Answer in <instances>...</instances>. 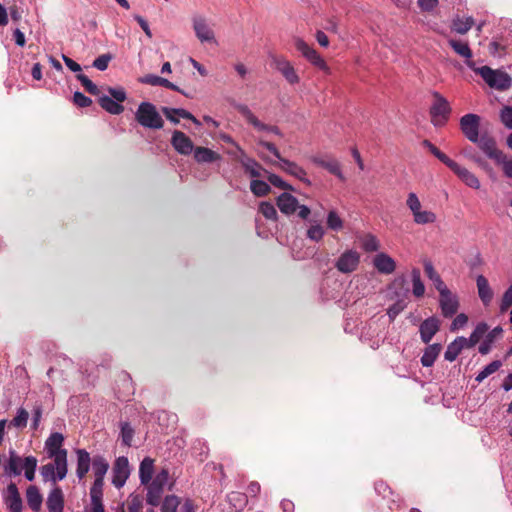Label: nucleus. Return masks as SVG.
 Listing matches in <instances>:
<instances>
[{"label":"nucleus","mask_w":512,"mask_h":512,"mask_svg":"<svg viewBox=\"0 0 512 512\" xmlns=\"http://www.w3.org/2000/svg\"><path fill=\"white\" fill-rule=\"evenodd\" d=\"M467 66L476 74H479L486 84L493 89L505 91L512 85L511 77L504 71L493 70L489 66L476 67L474 61H467Z\"/></svg>","instance_id":"1"},{"label":"nucleus","mask_w":512,"mask_h":512,"mask_svg":"<svg viewBox=\"0 0 512 512\" xmlns=\"http://www.w3.org/2000/svg\"><path fill=\"white\" fill-rule=\"evenodd\" d=\"M135 119L144 128L158 130L164 126V121L151 102H141L135 112Z\"/></svg>","instance_id":"2"},{"label":"nucleus","mask_w":512,"mask_h":512,"mask_svg":"<svg viewBox=\"0 0 512 512\" xmlns=\"http://www.w3.org/2000/svg\"><path fill=\"white\" fill-rule=\"evenodd\" d=\"M109 96L102 95L98 99V103L106 112L112 115H119L124 111V106L121 104L127 98L126 91L122 87L108 88Z\"/></svg>","instance_id":"3"},{"label":"nucleus","mask_w":512,"mask_h":512,"mask_svg":"<svg viewBox=\"0 0 512 512\" xmlns=\"http://www.w3.org/2000/svg\"><path fill=\"white\" fill-rule=\"evenodd\" d=\"M434 101L430 107L429 114L431 122L435 127H442L448 121L451 114V107L447 99L437 91H432Z\"/></svg>","instance_id":"4"},{"label":"nucleus","mask_w":512,"mask_h":512,"mask_svg":"<svg viewBox=\"0 0 512 512\" xmlns=\"http://www.w3.org/2000/svg\"><path fill=\"white\" fill-rule=\"evenodd\" d=\"M406 205L413 215L414 222L418 225L432 224L437 220L434 212L421 210V202L414 192L408 194Z\"/></svg>","instance_id":"5"},{"label":"nucleus","mask_w":512,"mask_h":512,"mask_svg":"<svg viewBox=\"0 0 512 512\" xmlns=\"http://www.w3.org/2000/svg\"><path fill=\"white\" fill-rule=\"evenodd\" d=\"M295 47L313 66L324 71L325 73H330V69L325 60L313 47H311L304 40L297 38L295 40Z\"/></svg>","instance_id":"6"},{"label":"nucleus","mask_w":512,"mask_h":512,"mask_svg":"<svg viewBox=\"0 0 512 512\" xmlns=\"http://www.w3.org/2000/svg\"><path fill=\"white\" fill-rule=\"evenodd\" d=\"M480 120V116L473 113L465 114L460 119L461 131L472 143L478 141Z\"/></svg>","instance_id":"7"},{"label":"nucleus","mask_w":512,"mask_h":512,"mask_svg":"<svg viewBox=\"0 0 512 512\" xmlns=\"http://www.w3.org/2000/svg\"><path fill=\"white\" fill-rule=\"evenodd\" d=\"M235 109L250 123L255 129L259 131H267L282 136L280 129L277 126L267 125L261 122L245 104L237 103L234 105Z\"/></svg>","instance_id":"8"},{"label":"nucleus","mask_w":512,"mask_h":512,"mask_svg":"<svg viewBox=\"0 0 512 512\" xmlns=\"http://www.w3.org/2000/svg\"><path fill=\"white\" fill-rule=\"evenodd\" d=\"M112 473V484L116 488H122L130 475L128 458L125 456L118 457L114 462Z\"/></svg>","instance_id":"9"},{"label":"nucleus","mask_w":512,"mask_h":512,"mask_svg":"<svg viewBox=\"0 0 512 512\" xmlns=\"http://www.w3.org/2000/svg\"><path fill=\"white\" fill-rule=\"evenodd\" d=\"M478 145L479 149L490 159L494 160L495 163L505 154L502 150L498 149L497 142L494 137L483 134L478 137V141L474 142Z\"/></svg>","instance_id":"10"},{"label":"nucleus","mask_w":512,"mask_h":512,"mask_svg":"<svg viewBox=\"0 0 512 512\" xmlns=\"http://www.w3.org/2000/svg\"><path fill=\"white\" fill-rule=\"evenodd\" d=\"M360 263V254L355 250H347L340 255L335 263L336 269L341 273H352Z\"/></svg>","instance_id":"11"},{"label":"nucleus","mask_w":512,"mask_h":512,"mask_svg":"<svg viewBox=\"0 0 512 512\" xmlns=\"http://www.w3.org/2000/svg\"><path fill=\"white\" fill-rule=\"evenodd\" d=\"M108 469L109 463L102 455H95L92 458V470L95 479L90 489L103 490L104 478Z\"/></svg>","instance_id":"12"},{"label":"nucleus","mask_w":512,"mask_h":512,"mask_svg":"<svg viewBox=\"0 0 512 512\" xmlns=\"http://www.w3.org/2000/svg\"><path fill=\"white\" fill-rule=\"evenodd\" d=\"M439 305L442 315L445 318H450L455 315L459 308L458 297L453 294L449 288L439 293Z\"/></svg>","instance_id":"13"},{"label":"nucleus","mask_w":512,"mask_h":512,"mask_svg":"<svg viewBox=\"0 0 512 512\" xmlns=\"http://www.w3.org/2000/svg\"><path fill=\"white\" fill-rule=\"evenodd\" d=\"M171 145L181 155H190L196 147L192 140L182 131L175 130L172 134Z\"/></svg>","instance_id":"14"},{"label":"nucleus","mask_w":512,"mask_h":512,"mask_svg":"<svg viewBox=\"0 0 512 512\" xmlns=\"http://www.w3.org/2000/svg\"><path fill=\"white\" fill-rule=\"evenodd\" d=\"M193 30L196 37L203 42L215 41L213 30L208 26L206 19L202 16H194L192 18Z\"/></svg>","instance_id":"15"},{"label":"nucleus","mask_w":512,"mask_h":512,"mask_svg":"<svg viewBox=\"0 0 512 512\" xmlns=\"http://www.w3.org/2000/svg\"><path fill=\"white\" fill-rule=\"evenodd\" d=\"M449 169L452 170L457 175V177L468 187L476 190L480 188L481 185L477 176L465 167L459 165L456 161L453 162Z\"/></svg>","instance_id":"16"},{"label":"nucleus","mask_w":512,"mask_h":512,"mask_svg":"<svg viewBox=\"0 0 512 512\" xmlns=\"http://www.w3.org/2000/svg\"><path fill=\"white\" fill-rule=\"evenodd\" d=\"M440 329V320L435 317L431 316L427 319H425L419 327L420 332V338L425 343L428 344L432 338L435 336V334Z\"/></svg>","instance_id":"17"},{"label":"nucleus","mask_w":512,"mask_h":512,"mask_svg":"<svg viewBox=\"0 0 512 512\" xmlns=\"http://www.w3.org/2000/svg\"><path fill=\"white\" fill-rule=\"evenodd\" d=\"M4 501L10 512L22 511V499L15 483L11 482L6 488Z\"/></svg>","instance_id":"18"},{"label":"nucleus","mask_w":512,"mask_h":512,"mask_svg":"<svg viewBox=\"0 0 512 512\" xmlns=\"http://www.w3.org/2000/svg\"><path fill=\"white\" fill-rule=\"evenodd\" d=\"M278 166L288 173L289 175L299 179L301 182L306 184L307 186H311V181L307 178L306 171L299 166L297 163L290 161L288 159H281V163H278Z\"/></svg>","instance_id":"19"},{"label":"nucleus","mask_w":512,"mask_h":512,"mask_svg":"<svg viewBox=\"0 0 512 512\" xmlns=\"http://www.w3.org/2000/svg\"><path fill=\"white\" fill-rule=\"evenodd\" d=\"M373 265L379 273L385 275L392 274L396 269L395 260L384 252L375 255L373 258Z\"/></svg>","instance_id":"20"},{"label":"nucleus","mask_w":512,"mask_h":512,"mask_svg":"<svg viewBox=\"0 0 512 512\" xmlns=\"http://www.w3.org/2000/svg\"><path fill=\"white\" fill-rule=\"evenodd\" d=\"M241 156L238 159L245 172L248 173L251 177L256 178L260 177L262 171L267 172L260 163H258L255 159L249 157L243 150L239 149Z\"/></svg>","instance_id":"21"},{"label":"nucleus","mask_w":512,"mask_h":512,"mask_svg":"<svg viewBox=\"0 0 512 512\" xmlns=\"http://www.w3.org/2000/svg\"><path fill=\"white\" fill-rule=\"evenodd\" d=\"M276 204L285 215H292L297 211L298 200L288 192H283L277 198Z\"/></svg>","instance_id":"22"},{"label":"nucleus","mask_w":512,"mask_h":512,"mask_svg":"<svg viewBox=\"0 0 512 512\" xmlns=\"http://www.w3.org/2000/svg\"><path fill=\"white\" fill-rule=\"evenodd\" d=\"M23 462L24 460L14 450H10L9 459L3 466L4 473L9 477L19 476L23 469Z\"/></svg>","instance_id":"23"},{"label":"nucleus","mask_w":512,"mask_h":512,"mask_svg":"<svg viewBox=\"0 0 512 512\" xmlns=\"http://www.w3.org/2000/svg\"><path fill=\"white\" fill-rule=\"evenodd\" d=\"M75 454L77 457L76 475L82 480L89 472L92 465L90 454L85 449H76Z\"/></svg>","instance_id":"24"},{"label":"nucleus","mask_w":512,"mask_h":512,"mask_svg":"<svg viewBox=\"0 0 512 512\" xmlns=\"http://www.w3.org/2000/svg\"><path fill=\"white\" fill-rule=\"evenodd\" d=\"M46 505L49 512H63L64 496L60 487H55L50 491Z\"/></svg>","instance_id":"25"},{"label":"nucleus","mask_w":512,"mask_h":512,"mask_svg":"<svg viewBox=\"0 0 512 512\" xmlns=\"http://www.w3.org/2000/svg\"><path fill=\"white\" fill-rule=\"evenodd\" d=\"M64 442L63 434L59 432L51 433L50 436L45 441V449L50 457H55L60 455V453L64 450L61 449Z\"/></svg>","instance_id":"26"},{"label":"nucleus","mask_w":512,"mask_h":512,"mask_svg":"<svg viewBox=\"0 0 512 512\" xmlns=\"http://www.w3.org/2000/svg\"><path fill=\"white\" fill-rule=\"evenodd\" d=\"M197 163H213L222 159L221 155L210 148L198 146L193 151Z\"/></svg>","instance_id":"27"},{"label":"nucleus","mask_w":512,"mask_h":512,"mask_svg":"<svg viewBox=\"0 0 512 512\" xmlns=\"http://www.w3.org/2000/svg\"><path fill=\"white\" fill-rule=\"evenodd\" d=\"M312 162L327 171H329L331 174L335 175L337 178H339L341 181L345 180V177L341 171L340 164L335 159H324L321 157H313Z\"/></svg>","instance_id":"28"},{"label":"nucleus","mask_w":512,"mask_h":512,"mask_svg":"<svg viewBox=\"0 0 512 512\" xmlns=\"http://www.w3.org/2000/svg\"><path fill=\"white\" fill-rule=\"evenodd\" d=\"M423 265H424V272H425L426 276L429 278V280L432 281L435 289L439 293H442L444 290L448 289L447 285L444 283L441 276L435 270L431 261L427 260L424 262Z\"/></svg>","instance_id":"29"},{"label":"nucleus","mask_w":512,"mask_h":512,"mask_svg":"<svg viewBox=\"0 0 512 512\" xmlns=\"http://www.w3.org/2000/svg\"><path fill=\"white\" fill-rule=\"evenodd\" d=\"M478 295L485 306L489 305L493 298V291L490 288L488 280L483 275H478L476 278Z\"/></svg>","instance_id":"30"},{"label":"nucleus","mask_w":512,"mask_h":512,"mask_svg":"<svg viewBox=\"0 0 512 512\" xmlns=\"http://www.w3.org/2000/svg\"><path fill=\"white\" fill-rule=\"evenodd\" d=\"M154 473V460L150 457H145L139 466V478L142 485H147L152 480Z\"/></svg>","instance_id":"31"},{"label":"nucleus","mask_w":512,"mask_h":512,"mask_svg":"<svg viewBox=\"0 0 512 512\" xmlns=\"http://www.w3.org/2000/svg\"><path fill=\"white\" fill-rule=\"evenodd\" d=\"M465 337L459 336L454 341H452L448 346L444 353L445 360L449 362H453L459 356L461 351L466 348L465 346Z\"/></svg>","instance_id":"32"},{"label":"nucleus","mask_w":512,"mask_h":512,"mask_svg":"<svg viewBox=\"0 0 512 512\" xmlns=\"http://www.w3.org/2000/svg\"><path fill=\"white\" fill-rule=\"evenodd\" d=\"M442 346L441 344L434 343L431 345H428L423 355L421 356L420 362L423 367H431L434 362L436 361L439 353L441 352Z\"/></svg>","instance_id":"33"},{"label":"nucleus","mask_w":512,"mask_h":512,"mask_svg":"<svg viewBox=\"0 0 512 512\" xmlns=\"http://www.w3.org/2000/svg\"><path fill=\"white\" fill-rule=\"evenodd\" d=\"M26 499L29 507L38 512L42 505V495L39 492V489L36 486H29L26 490Z\"/></svg>","instance_id":"34"},{"label":"nucleus","mask_w":512,"mask_h":512,"mask_svg":"<svg viewBox=\"0 0 512 512\" xmlns=\"http://www.w3.org/2000/svg\"><path fill=\"white\" fill-rule=\"evenodd\" d=\"M449 46L454 50L455 53H457L459 56L463 57L467 61H472L471 58L473 56L472 50L470 49L467 42L456 40V39H450L448 40Z\"/></svg>","instance_id":"35"},{"label":"nucleus","mask_w":512,"mask_h":512,"mask_svg":"<svg viewBox=\"0 0 512 512\" xmlns=\"http://www.w3.org/2000/svg\"><path fill=\"white\" fill-rule=\"evenodd\" d=\"M488 326L486 323H479L470 334L469 338H465L466 348L474 347L487 333Z\"/></svg>","instance_id":"36"},{"label":"nucleus","mask_w":512,"mask_h":512,"mask_svg":"<svg viewBox=\"0 0 512 512\" xmlns=\"http://www.w3.org/2000/svg\"><path fill=\"white\" fill-rule=\"evenodd\" d=\"M54 466L56 469V476L58 480H62L66 477L68 472L67 467V450H63L60 455L54 457Z\"/></svg>","instance_id":"37"},{"label":"nucleus","mask_w":512,"mask_h":512,"mask_svg":"<svg viewBox=\"0 0 512 512\" xmlns=\"http://www.w3.org/2000/svg\"><path fill=\"white\" fill-rule=\"evenodd\" d=\"M502 332L501 327H496L492 331H490L487 335L485 334V338L482 343L479 345V353L482 355H486L490 352L492 343L494 342L497 335Z\"/></svg>","instance_id":"38"},{"label":"nucleus","mask_w":512,"mask_h":512,"mask_svg":"<svg viewBox=\"0 0 512 512\" xmlns=\"http://www.w3.org/2000/svg\"><path fill=\"white\" fill-rule=\"evenodd\" d=\"M422 145L427 148L439 161L445 164L448 168L453 164L454 160L450 159L445 153L440 151L433 143L425 139Z\"/></svg>","instance_id":"39"},{"label":"nucleus","mask_w":512,"mask_h":512,"mask_svg":"<svg viewBox=\"0 0 512 512\" xmlns=\"http://www.w3.org/2000/svg\"><path fill=\"white\" fill-rule=\"evenodd\" d=\"M91 507L89 512H105L103 499V490L90 489Z\"/></svg>","instance_id":"40"},{"label":"nucleus","mask_w":512,"mask_h":512,"mask_svg":"<svg viewBox=\"0 0 512 512\" xmlns=\"http://www.w3.org/2000/svg\"><path fill=\"white\" fill-rule=\"evenodd\" d=\"M413 294L415 297L420 298L425 293V286L421 280V273L418 268H413L411 271Z\"/></svg>","instance_id":"41"},{"label":"nucleus","mask_w":512,"mask_h":512,"mask_svg":"<svg viewBox=\"0 0 512 512\" xmlns=\"http://www.w3.org/2000/svg\"><path fill=\"white\" fill-rule=\"evenodd\" d=\"M147 495L146 501L149 505L156 507L160 504L164 490L162 488L155 487L150 483L147 484Z\"/></svg>","instance_id":"42"},{"label":"nucleus","mask_w":512,"mask_h":512,"mask_svg":"<svg viewBox=\"0 0 512 512\" xmlns=\"http://www.w3.org/2000/svg\"><path fill=\"white\" fill-rule=\"evenodd\" d=\"M502 366V362L500 360H494L488 365H486L476 376L475 381L481 383L485 378L489 375L495 373Z\"/></svg>","instance_id":"43"},{"label":"nucleus","mask_w":512,"mask_h":512,"mask_svg":"<svg viewBox=\"0 0 512 512\" xmlns=\"http://www.w3.org/2000/svg\"><path fill=\"white\" fill-rule=\"evenodd\" d=\"M36 467H37L36 457L27 456L24 458V462H23L24 475L28 481L34 480Z\"/></svg>","instance_id":"44"},{"label":"nucleus","mask_w":512,"mask_h":512,"mask_svg":"<svg viewBox=\"0 0 512 512\" xmlns=\"http://www.w3.org/2000/svg\"><path fill=\"white\" fill-rule=\"evenodd\" d=\"M251 192L257 197L266 196L271 188L268 183L263 180H252L250 183Z\"/></svg>","instance_id":"45"},{"label":"nucleus","mask_w":512,"mask_h":512,"mask_svg":"<svg viewBox=\"0 0 512 512\" xmlns=\"http://www.w3.org/2000/svg\"><path fill=\"white\" fill-rule=\"evenodd\" d=\"M327 227L333 231H340L344 227V222L335 210L329 211L326 220Z\"/></svg>","instance_id":"46"},{"label":"nucleus","mask_w":512,"mask_h":512,"mask_svg":"<svg viewBox=\"0 0 512 512\" xmlns=\"http://www.w3.org/2000/svg\"><path fill=\"white\" fill-rule=\"evenodd\" d=\"M228 500L235 509L242 510L247 504V495L233 491L228 494Z\"/></svg>","instance_id":"47"},{"label":"nucleus","mask_w":512,"mask_h":512,"mask_svg":"<svg viewBox=\"0 0 512 512\" xmlns=\"http://www.w3.org/2000/svg\"><path fill=\"white\" fill-rule=\"evenodd\" d=\"M29 419V413L23 407H20L17 410L16 416L11 420L10 426L15 428L23 429L27 426V422Z\"/></svg>","instance_id":"48"},{"label":"nucleus","mask_w":512,"mask_h":512,"mask_svg":"<svg viewBox=\"0 0 512 512\" xmlns=\"http://www.w3.org/2000/svg\"><path fill=\"white\" fill-rule=\"evenodd\" d=\"M473 24L474 21L471 17L466 19L457 18L453 21L452 29L459 34H465L472 28Z\"/></svg>","instance_id":"49"},{"label":"nucleus","mask_w":512,"mask_h":512,"mask_svg":"<svg viewBox=\"0 0 512 512\" xmlns=\"http://www.w3.org/2000/svg\"><path fill=\"white\" fill-rule=\"evenodd\" d=\"M180 505V498L176 495H168L164 498L161 512H177V508Z\"/></svg>","instance_id":"50"},{"label":"nucleus","mask_w":512,"mask_h":512,"mask_svg":"<svg viewBox=\"0 0 512 512\" xmlns=\"http://www.w3.org/2000/svg\"><path fill=\"white\" fill-rule=\"evenodd\" d=\"M128 512H141L143 508V496L136 493H131L127 499Z\"/></svg>","instance_id":"51"},{"label":"nucleus","mask_w":512,"mask_h":512,"mask_svg":"<svg viewBox=\"0 0 512 512\" xmlns=\"http://www.w3.org/2000/svg\"><path fill=\"white\" fill-rule=\"evenodd\" d=\"M259 212L268 220L276 221L278 218V214L274 205L267 201L260 203Z\"/></svg>","instance_id":"52"},{"label":"nucleus","mask_w":512,"mask_h":512,"mask_svg":"<svg viewBox=\"0 0 512 512\" xmlns=\"http://www.w3.org/2000/svg\"><path fill=\"white\" fill-rule=\"evenodd\" d=\"M362 248L366 252H376L380 248V243L376 236L372 234H367L362 239Z\"/></svg>","instance_id":"53"},{"label":"nucleus","mask_w":512,"mask_h":512,"mask_svg":"<svg viewBox=\"0 0 512 512\" xmlns=\"http://www.w3.org/2000/svg\"><path fill=\"white\" fill-rule=\"evenodd\" d=\"M76 78L80 81V83L88 93L92 95H98L100 93L98 86L95 83H93L85 74L78 73L76 75Z\"/></svg>","instance_id":"54"},{"label":"nucleus","mask_w":512,"mask_h":512,"mask_svg":"<svg viewBox=\"0 0 512 512\" xmlns=\"http://www.w3.org/2000/svg\"><path fill=\"white\" fill-rule=\"evenodd\" d=\"M121 441L125 446H131V442L134 436V429L131 427L130 423L123 422L121 423Z\"/></svg>","instance_id":"55"},{"label":"nucleus","mask_w":512,"mask_h":512,"mask_svg":"<svg viewBox=\"0 0 512 512\" xmlns=\"http://www.w3.org/2000/svg\"><path fill=\"white\" fill-rule=\"evenodd\" d=\"M169 479V471L166 468L161 469L154 478L150 481V484L162 488L164 490L165 485Z\"/></svg>","instance_id":"56"},{"label":"nucleus","mask_w":512,"mask_h":512,"mask_svg":"<svg viewBox=\"0 0 512 512\" xmlns=\"http://www.w3.org/2000/svg\"><path fill=\"white\" fill-rule=\"evenodd\" d=\"M407 303L403 299H399L394 304H392L388 310L387 315L389 316L391 321L394 319L406 308Z\"/></svg>","instance_id":"57"},{"label":"nucleus","mask_w":512,"mask_h":512,"mask_svg":"<svg viewBox=\"0 0 512 512\" xmlns=\"http://www.w3.org/2000/svg\"><path fill=\"white\" fill-rule=\"evenodd\" d=\"M139 81L143 84L165 87L167 79L154 74H147L141 77Z\"/></svg>","instance_id":"58"},{"label":"nucleus","mask_w":512,"mask_h":512,"mask_svg":"<svg viewBox=\"0 0 512 512\" xmlns=\"http://www.w3.org/2000/svg\"><path fill=\"white\" fill-rule=\"evenodd\" d=\"M268 181L275 187L283 189L285 191L291 190L294 191L293 187L285 182L280 176L270 173L268 175Z\"/></svg>","instance_id":"59"},{"label":"nucleus","mask_w":512,"mask_h":512,"mask_svg":"<svg viewBox=\"0 0 512 512\" xmlns=\"http://www.w3.org/2000/svg\"><path fill=\"white\" fill-rule=\"evenodd\" d=\"M112 60V55L109 53L102 54L93 61V67L105 71L108 68L109 62Z\"/></svg>","instance_id":"60"},{"label":"nucleus","mask_w":512,"mask_h":512,"mask_svg":"<svg viewBox=\"0 0 512 512\" xmlns=\"http://www.w3.org/2000/svg\"><path fill=\"white\" fill-rule=\"evenodd\" d=\"M324 233L325 232H324L323 227L320 224H315V225H312L307 230V237L310 240L318 242V241H320L323 238Z\"/></svg>","instance_id":"61"},{"label":"nucleus","mask_w":512,"mask_h":512,"mask_svg":"<svg viewBox=\"0 0 512 512\" xmlns=\"http://www.w3.org/2000/svg\"><path fill=\"white\" fill-rule=\"evenodd\" d=\"M496 164L502 167L503 173L507 178L512 179V158H508L507 155L504 154Z\"/></svg>","instance_id":"62"},{"label":"nucleus","mask_w":512,"mask_h":512,"mask_svg":"<svg viewBox=\"0 0 512 512\" xmlns=\"http://www.w3.org/2000/svg\"><path fill=\"white\" fill-rule=\"evenodd\" d=\"M500 120L506 128L512 129V107L504 106L501 109Z\"/></svg>","instance_id":"63"},{"label":"nucleus","mask_w":512,"mask_h":512,"mask_svg":"<svg viewBox=\"0 0 512 512\" xmlns=\"http://www.w3.org/2000/svg\"><path fill=\"white\" fill-rule=\"evenodd\" d=\"M512 306V284L509 286V288L504 292L501 305H500V311L503 313L507 311Z\"/></svg>","instance_id":"64"}]
</instances>
